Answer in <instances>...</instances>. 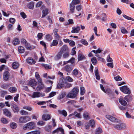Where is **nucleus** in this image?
<instances>
[{
  "instance_id": "f257e3e1",
  "label": "nucleus",
  "mask_w": 134,
  "mask_h": 134,
  "mask_svg": "<svg viewBox=\"0 0 134 134\" xmlns=\"http://www.w3.org/2000/svg\"><path fill=\"white\" fill-rule=\"evenodd\" d=\"M79 91V89L77 87H75L68 93L66 97L69 98H74L77 97Z\"/></svg>"
},
{
  "instance_id": "f03ea898",
  "label": "nucleus",
  "mask_w": 134,
  "mask_h": 134,
  "mask_svg": "<svg viewBox=\"0 0 134 134\" xmlns=\"http://www.w3.org/2000/svg\"><path fill=\"white\" fill-rule=\"evenodd\" d=\"M35 127V124L34 122H30L25 124L23 127L24 130H32L34 129Z\"/></svg>"
},
{
  "instance_id": "7ed1b4c3",
  "label": "nucleus",
  "mask_w": 134,
  "mask_h": 134,
  "mask_svg": "<svg viewBox=\"0 0 134 134\" xmlns=\"http://www.w3.org/2000/svg\"><path fill=\"white\" fill-rule=\"evenodd\" d=\"M120 89L121 91L124 93L129 94L131 93V90L126 86H124L120 87Z\"/></svg>"
},
{
  "instance_id": "20e7f679",
  "label": "nucleus",
  "mask_w": 134,
  "mask_h": 134,
  "mask_svg": "<svg viewBox=\"0 0 134 134\" xmlns=\"http://www.w3.org/2000/svg\"><path fill=\"white\" fill-rule=\"evenodd\" d=\"M114 127L117 130H121L125 129L126 127V126L124 123H119L114 126Z\"/></svg>"
},
{
  "instance_id": "39448f33",
  "label": "nucleus",
  "mask_w": 134,
  "mask_h": 134,
  "mask_svg": "<svg viewBox=\"0 0 134 134\" xmlns=\"http://www.w3.org/2000/svg\"><path fill=\"white\" fill-rule=\"evenodd\" d=\"M30 118L28 116H21L19 119V121L21 123H25L30 120Z\"/></svg>"
},
{
  "instance_id": "423d86ee",
  "label": "nucleus",
  "mask_w": 134,
  "mask_h": 134,
  "mask_svg": "<svg viewBox=\"0 0 134 134\" xmlns=\"http://www.w3.org/2000/svg\"><path fill=\"white\" fill-rule=\"evenodd\" d=\"M65 82V79L63 77L61 78L59 80V82H58L57 85V88H61L63 86L64 83Z\"/></svg>"
},
{
  "instance_id": "0eeeda50",
  "label": "nucleus",
  "mask_w": 134,
  "mask_h": 134,
  "mask_svg": "<svg viewBox=\"0 0 134 134\" xmlns=\"http://www.w3.org/2000/svg\"><path fill=\"white\" fill-rule=\"evenodd\" d=\"M45 94L44 93H42L39 92H34L32 95V97L33 98H38L40 97L44 96Z\"/></svg>"
},
{
  "instance_id": "6e6552de",
  "label": "nucleus",
  "mask_w": 134,
  "mask_h": 134,
  "mask_svg": "<svg viewBox=\"0 0 134 134\" xmlns=\"http://www.w3.org/2000/svg\"><path fill=\"white\" fill-rule=\"evenodd\" d=\"M55 133H59V134H65L64 129L62 127H60L54 130L52 132V134Z\"/></svg>"
},
{
  "instance_id": "1a4fd4ad",
  "label": "nucleus",
  "mask_w": 134,
  "mask_h": 134,
  "mask_svg": "<svg viewBox=\"0 0 134 134\" xmlns=\"http://www.w3.org/2000/svg\"><path fill=\"white\" fill-rule=\"evenodd\" d=\"M37 84V82L35 80L32 79L29 82L28 85L33 87V88L35 89V87L33 86H36Z\"/></svg>"
},
{
  "instance_id": "9d476101",
  "label": "nucleus",
  "mask_w": 134,
  "mask_h": 134,
  "mask_svg": "<svg viewBox=\"0 0 134 134\" xmlns=\"http://www.w3.org/2000/svg\"><path fill=\"white\" fill-rule=\"evenodd\" d=\"M106 117L108 120L113 122H117L118 120L117 119L114 117L109 115H107Z\"/></svg>"
},
{
  "instance_id": "9b49d317",
  "label": "nucleus",
  "mask_w": 134,
  "mask_h": 134,
  "mask_svg": "<svg viewBox=\"0 0 134 134\" xmlns=\"http://www.w3.org/2000/svg\"><path fill=\"white\" fill-rule=\"evenodd\" d=\"M26 61L30 64H34L35 63V60L32 58L30 57H28Z\"/></svg>"
},
{
  "instance_id": "f8f14e48",
  "label": "nucleus",
  "mask_w": 134,
  "mask_h": 134,
  "mask_svg": "<svg viewBox=\"0 0 134 134\" xmlns=\"http://www.w3.org/2000/svg\"><path fill=\"white\" fill-rule=\"evenodd\" d=\"M12 108L14 113H18L19 110L18 106L15 104H13L12 105Z\"/></svg>"
},
{
  "instance_id": "ddd939ff",
  "label": "nucleus",
  "mask_w": 134,
  "mask_h": 134,
  "mask_svg": "<svg viewBox=\"0 0 134 134\" xmlns=\"http://www.w3.org/2000/svg\"><path fill=\"white\" fill-rule=\"evenodd\" d=\"M62 53L69 51L68 48L66 45H63L61 48V49L60 51Z\"/></svg>"
},
{
  "instance_id": "4468645a",
  "label": "nucleus",
  "mask_w": 134,
  "mask_h": 134,
  "mask_svg": "<svg viewBox=\"0 0 134 134\" xmlns=\"http://www.w3.org/2000/svg\"><path fill=\"white\" fill-rule=\"evenodd\" d=\"M72 29V30L71 31L72 33H78L80 30V26H77L76 27H73Z\"/></svg>"
},
{
  "instance_id": "2eb2a0df",
  "label": "nucleus",
  "mask_w": 134,
  "mask_h": 134,
  "mask_svg": "<svg viewBox=\"0 0 134 134\" xmlns=\"http://www.w3.org/2000/svg\"><path fill=\"white\" fill-rule=\"evenodd\" d=\"M10 76V74L8 71H5L3 74V78L4 80L7 81L8 80Z\"/></svg>"
},
{
  "instance_id": "dca6fc26",
  "label": "nucleus",
  "mask_w": 134,
  "mask_h": 134,
  "mask_svg": "<svg viewBox=\"0 0 134 134\" xmlns=\"http://www.w3.org/2000/svg\"><path fill=\"white\" fill-rule=\"evenodd\" d=\"M51 118L49 115L48 114H44L42 116V119L43 120L47 121L49 120Z\"/></svg>"
},
{
  "instance_id": "f3484780",
  "label": "nucleus",
  "mask_w": 134,
  "mask_h": 134,
  "mask_svg": "<svg viewBox=\"0 0 134 134\" xmlns=\"http://www.w3.org/2000/svg\"><path fill=\"white\" fill-rule=\"evenodd\" d=\"M124 99L123 98H120L119 99V103L122 105L125 106L127 105V103Z\"/></svg>"
},
{
  "instance_id": "a211bd4d",
  "label": "nucleus",
  "mask_w": 134,
  "mask_h": 134,
  "mask_svg": "<svg viewBox=\"0 0 134 134\" xmlns=\"http://www.w3.org/2000/svg\"><path fill=\"white\" fill-rule=\"evenodd\" d=\"M64 70L66 71L70 72L72 69V68L70 67V66L68 65H66L64 67Z\"/></svg>"
},
{
  "instance_id": "6ab92c4d",
  "label": "nucleus",
  "mask_w": 134,
  "mask_h": 134,
  "mask_svg": "<svg viewBox=\"0 0 134 134\" xmlns=\"http://www.w3.org/2000/svg\"><path fill=\"white\" fill-rule=\"evenodd\" d=\"M3 112L6 116L9 117L11 116V114L9 110L7 109H4L3 110Z\"/></svg>"
},
{
  "instance_id": "aec40b11",
  "label": "nucleus",
  "mask_w": 134,
  "mask_h": 134,
  "mask_svg": "<svg viewBox=\"0 0 134 134\" xmlns=\"http://www.w3.org/2000/svg\"><path fill=\"white\" fill-rule=\"evenodd\" d=\"M19 66V63L17 62H14L12 64V66L14 69L18 68Z\"/></svg>"
},
{
  "instance_id": "412c9836",
  "label": "nucleus",
  "mask_w": 134,
  "mask_h": 134,
  "mask_svg": "<svg viewBox=\"0 0 134 134\" xmlns=\"http://www.w3.org/2000/svg\"><path fill=\"white\" fill-rule=\"evenodd\" d=\"M44 87V85L43 83H40L36 88V90L37 91H40Z\"/></svg>"
},
{
  "instance_id": "4be33fe9",
  "label": "nucleus",
  "mask_w": 134,
  "mask_h": 134,
  "mask_svg": "<svg viewBox=\"0 0 134 134\" xmlns=\"http://www.w3.org/2000/svg\"><path fill=\"white\" fill-rule=\"evenodd\" d=\"M42 18H44L48 13V10L46 8L43 10L42 11Z\"/></svg>"
},
{
  "instance_id": "5701e85b",
  "label": "nucleus",
  "mask_w": 134,
  "mask_h": 134,
  "mask_svg": "<svg viewBox=\"0 0 134 134\" xmlns=\"http://www.w3.org/2000/svg\"><path fill=\"white\" fill-rule=\"evenodd\" d=\"M75 5L70 3L69 5V9L70 12L72 13H74L75 9Z\"/></svg>"
},
{
  "instance_id": "b1692460",
  "label": "nucleus",
  "mask_w": 134,
  "mask_h": 134,
  "mask_svg": "<svg viewBox=\"0 0 134 134\" xmlns=\"http://www.w3.org/2000/svg\"><path fill=\"white\" fill-rule=\"evenodd\" d=\"M83 115L85 120H87L90 119V118L88 116V113L86 112H84Z\"/></svg>"
},
{
  "instance_id": "393cba45",
  "label": "nucleus",
  "mask_w": 134,
  "mask_h": 134,
  "mask_svg": "<svg viewBox=\"0 0 134 134\" xmlns=\"http://www.w3.org/2000/svg\"><path fill=\"white\" fill-rule=\"evenodd\" d=\"M132 98L130 95H127L124 97V99L127 102H129L132 100Z\"/></svg>"
},
{
  "instance_id": "a878e982",
  "label": "nucleus",
  "mask_w": 134,
  "mask_h": 134,
  "mask_svg": "<svg viewBox=\"0 0 134 134\" xmlns=\"http://www.w3.org/2000/svg\"><path fill=\"white\" fill-rule=\"evenodd\" d=\"M34 2H31L27 4V6L29 8L31 9H33L34 6Z\"/></svg>"
},
{
  "instance_id": "bb28decb",
  "label": "nucleus",
  "mask_w": 134,
  "mask_h": 134,
  "mask_svg": "<svg viewBox=\"0 0 134 134\" xmlns=\"http://www.w3.org/2000/svg\"><path fill=\"white\" fill-rule=\"evenodd\" d=\"M78 58V61H79L85 59V57L83 54L79 53Z\"/></svg>"
},
{
  "instance_id": "cd10ccee",
  "label": "nucleus",
  "mask_w": 134,
  "mask_h": 134,
  "mask_svg": "<svg viewBox=\"0 0 134 134\" xmlns=\"http://www.w3.org/2000/svg\"><path fill=\"white\" fill-rule=\"evenodd\" d=\"M18 51L20 53H23L25 52L24 47L21 46H19L18 48Z\"/></svg>"
},
{
  "instance_id": "c85d7f7f",
  "label": "nucleus",
  "mask_w": 134,
  "mask_h": 134,
  "mask_svg": "<svg viewBox=\"0 0 134 134\" xmlns=\"http://www.w3.org/2000/svg\"><path fill=\"white\" fill-rule=\"evenodd\" d=\"M79 71L77 69H74L72 72V74L73 76H76L78 74Z\"/></svg>"
},
{
  "instance_id": "c756f323",
  "label": "nucleus",
  "mask_w": 134,
  "mask_h": 134,
  "mask_svg": "<svg viewBox=\"0 0 134 134\" xmlns=\"http://www.w3.org/2000/svg\"><path fill=\"white\" fill-rule=\"evenodd\" d=\"M58 112L60 114L63 115L65 117H66L67 115V113L66 111L64 110H58Z\"/></svg>"
},
{
  "instance_id": "7c9ffc66",
  "label": "nucleus",
  "mask_w": 134,
  "mask_h": 134,
  "mask_svg": "<svg viewBox=\"0 0 134 134\" xmlns=\"http://www.w3.org/2000/svg\"><path fill=\"white\" fill-rule=\"evenodd\" d=\"M104 92L108 94L110 96L113 95V93L111 90L109 88H107L105 90Z\"/></svg>"
},
{
  "instance_id": "2f4dec72",
  "label": "nucleus",
  "mask_w": 134,
  "mask_h": 134,
  "mask_svg": "<svg viewBox=\"0 0 134 134\" xmlns=\"http://www.w3.org/2000/svg\"><path fill=\"white\" fill-rule=\"evenodd\" d=\"M95 74L96 76V79L97 80H99L100 79V77L98 73V69H97L95 70Z\"/></svg>"
},
{
  "instance_id": "473e14b6",
  "label": "nucleus",
  "mask_w": 134,
  "mask_h": 134,
  "mask_svg": "<svg viewBox=\"0 0 134 134\" xmlns=\"http://www.w3.org/2000/svg\"><path fill=\"white\" fill-rule=\"evenodd\" d=\"M89 123H90V125L92 128L94 127H95V122L94 120H90L89 121Z\"/></svg>"
},
{
  "instance_id": "72a5a7b5",
  "label": "nucleus",
  "mask_w": 134,
  "mask_h": 134,
  "mask_svg": "<svg viewBox=\"0 0 134 134\" xmlns=\"http://www.w3.org/2000/svg\"><path fill=\"white\" fill-rule=\"evenodd\" d=\"M45 38L46 40L48 41H50L52 39V36L49 34H48L46 35L45 36Z\"/></svg>"
},
{
  "instance_id": "f704fd0d",
  "label": "nucleus",
  "mask_w": 134,
  "mask_h": 134,
  "mask_svg": "<svg viewBox=\"0 0 134 134\" xmlns=\"http://www.w3.org/2000/svg\"><path fill=\"white\" fill-rule=\"evenodd\" d=\"M52 128V126L50 125H48L45 127V130L49 132L51 131Z\"/></svg>"
},
{
  "instance_id": "c9c22d12",
  "label": "nucleus",
  "mask_w": 134,
  "mask_h": 134,
  "mask_svg": "<svg viewBox=\"0 0 134 134\" xmlns=\"http://www.w3.org/2000/svg\"><path fill=\"white\" fill-rule=\"evenodd\" d=\"M9 91L11 93H14L16 91V89L14 87H11L9 88Z\"/></svg>"
},
{
  "instance_id": "e433bc0d",
  "label": "nucleus",
  "mask_w": 134,
  "mask_h": 134,
  "mask_svg": "<svg viewBox=\"0 0 134 134\" xmlns=\"http://www.w3.org/2000/svg\"><path fill=\"white\" fill-rule=\"evenodd\" d=\"M80 89V94L81 95H84L85 92V90L84 87H81Z\"/></svg>"
},
{
  "instance_id": "4c0bfd02",
  "label": "nucleus",
  "mask_w": 134,
  "mask_h": 134,
  "mask_svg": "<svg viewBox=\"0 0 134 134\" xmlns=\"http://www.w3.org/2000/svg\"><path fill=\"white\" fill-rule=\"evenodd\" d=\"M91 62L94 65H96L97 63V60L95 57H93L91 59Z\"/></svg>"
},
{
  "instance_id": "58836bf2",
  "label": "nucleus",
  "mask_w": 134,
  "mask_h": 134,
  "mask_svg": "<svg viewBox=\"0 0 134 134\" xmlns=\"http://www.w3.org/2000/svg\"><path fill=\"white\" fill-rule=\"evenodd\" d=\"M58 42L57 40H54L51 43L50 46L51 47L53 46H56L58 44Z\"/></svg>"
},
{
  "instance_id": "ea45409f",
  "label": "nucleus",
  "mask_w": 134,
  "mask_h": 134,
  "mask_svg": "<svg viewBox=\"0 0 134 134\" xmlns=\"http://www.w3.org/2000/svg\"><path fill=\"white\" fill-rule=\"evenodd\" d=\"M10 126L12 128L14 129L16 128L17 125L16 123L13 122L10 124Z\"/></svg>"
},
{
  "instance_id": "a19ab883",
  "label": "nucleus",
  "mask_w": 134,
  "mask_h": 134,
  "mask_svg": "<svg viewBox=\"0 0 134 134\" xmlns=\"http://www.w3.org/2000/svg\"><path fill=\"white\" fill-rule=\"evenodd\" d=\"M80 1L79 0H72L71 4L75 5L80 3Z\"/></svg>"
},
{
  "instance_id": "79ce46f5",
  "label": "nucleus",
  "mask_w": 134,
  "mask_h": 134,
  "mask_svg": "<svg viewBox=\"0 0 134 134\" xmlns=\"http://www.w3.org/2000/svg\"><path fill=\"white\" fill-rule=\"evenodd\" d=\"M40 132L39 131H35L27 133L26 134H40Z\"/></svg>"
},
{
  "instance_id": "37998d69",
  "label": "nucleus",
  "mask_w": 134,
  "mask_h": 134,
  "mask_svg": "<svg viewBox=\"0 0 134 134\" xmlns=\"http://www.w3.org/2000/svg\"><path fill=\"white\" fill-rule=\"evenodd\" d=\"M1 96L2 97H3L7 93V92L5 91H1L0 92Z\"/></svg>"
},
{
  "instance_id": "c03bdc74",
  "label": "nucleus",
  "mask_w": 134,
  "mask_h": 134,
  "mask_svg": "<svg viewBox=\"0 0 134 134\" xmlns=\"http://www.w3.org/2000/svg\"><path fill=\"white\" fill-rule=\"evenodd\" d=\"M62 54L63 53L60 51V52L58 53V54L56 56V59L57 60L60 59Z\"/></svg>"
},
{
  "instance_id": "a18cd8bd",
  "label": "nucleus",
  "mask_w": 134,
  "mask_h": 134,
  "mask_svg": "<svg viewBox=\"0 0 134 134\" xmlns=\"http://www.w3.org/2000/svg\"><path fill=\"white\" fill-rule=\"evenodd\" d=\"M102 129L100 127H99L96 130V134H100L102 132Z\"/></svg>"
},
{
  "instance_id": "49530a36",
  "label": "nucleus",
  "mask_w": 134,
  "mask_h": 134,
  "mask_svg": "<svg viewBox=\"0 0 134 134\" xmlns=\"http://www.w3.org/2000/svg\"><path fill=\"white\" fill-rule=\"evenodd\" d=\"M123 16L124 18L125 19L128 20H132L133 21H134V19L133 18L129 17L128 16L125 15H123Z\"/></svg>"
},
{
  "instance_id": "de8ad7c7",
  "label": "nucleus",
  "mask_w": 134,
  "mask_h": 134,
  "mask_svg": "<svg viewBox=\"0 0 134 134\" xmlns=\"http://www.w3.org/2000/svg\"><path fill=\"white\" fill-rule=\"evenodd\" d=\"M42 66H43L46 69H50L51 68V66L49 65L43 64H42Z\"/></svg>"
},
{
  "instance_id": "09e8293b",
  "label": "nucleus",
  "mask_w": 134,
  "mask_h": 134,
  "mask_svg": "<svg viewBox=\"0 0 134 134\" xmlns=\"http://www.w3.org/2000/svg\"><path fill=\"white\" fill-rule=\"evenodd\" d=\"M1 122L3 124H7L8 123L7 120L5 118H1Z\"/></svg>"
},
{
  "instance_id": "8fccbe9b",
  "label": "nucleus",
  "mask_w": 134,
  "mask_h": 134,
  "mask_svg": "<svg viewBox=\"0 0 134 134\" xmlns=\"http://www.w3.org/2000/svg\"><path fill=\"white\" fill-rule=\"evenodd\" d=\"M18 41L19 40L18 38H15V39L13 40V43L14 45H15L19 44Z\"/></svg>"
},
{
  "instance_id": "3c124183",
  "label": "nucleus",
  "mask_w": 134,
  "mask_h": 134,
  "mask_svg": "<svg viewBox=\"0 0 134 134\" xmlns=\"http://www.w3.org/2000/svg\"><path fill=\"white\" fill-rule=\"evenodd\" d=\"M121 32L123 34H125L128 33V32L124 27H121Z\"/></svg>"
},
{
  "instance_id": "603ef678",
  "label": "nucleus",
  "mask_w": 134,
  "mask_h": 134,
  "mask_svg": "<svg viewBox=\"0 0 134 134\" xmlns=\"http://www.w3.org/2000/svg\"><path fill=\"white\" fill-rule=\"evenodd\" d=\"M20 113L21 115H27L28 114V113L25 111L21 110L20 111Z\"/></svg>"
},
{
  "instance_id": "864d4df0",
  "label": "nucleus",
  "mask_w": 134,
  "mask_h": 134,
  "mask_svg": "<svg viewBox=\"0 0 134 134\" xmlns=\"http://www.w3.org/2000/svg\"><path fill=\"white\" fill-rule=\"evenodd\" d=\"M69 56V51L64 53V54L63 55V57L64 58L68 57Z\"/></svg>"
},
{
  "instance_id": "5fc2aeb1",
  "label": "nucleus",
  "mask_w": 134,
  "mask_h": 134,
  "mask_svg": "<svg viewBox=\"0 0 134 134\" xmlns=\"http://www.w3.org/2000/svg\"><path fill=\"white\" fill-rule=\"evenodd\" d=\"M56 94V92H52L51 93L49 94V95L48 97H52L55 95Z\"/></svg>"
},
{
  "instance_id": "6e6d98bb",
  "label": "nucleus",
  "mask_w": 134,
  "mask_h": 134,
  "mask_svg": "<svg viewBox=\"0 0 134 134\" xmlns=\"http://www.w3.org/2000/svg\"><path fill=\"white\" fill-rule=\"evenodd\" d=\"M115 80L116 81H120L122 80V78L119 75L114 77Z\"/></svg>"
},
{
  "instance_id": "4d7b16f0",
  "label": "nucleus",
  "mask_w": 134,
  "mask_h": 134,
  "mask_svg": "<svg viewBox=\"0 0 134 134\" xmlns=\"http://www.w3.org/2000/svg\"><path fill=\"white\" fill-rule=\"evenodd\" d=\"M76 8L77 10L78 11H80L82 9L81 5H80L76 6Z\"/></svg>"
},
{
  "instance_id": "13d9d810",
  "label": "nucleus",
  "mask_w": 134,
  "mask_h": 134,
  "mask_svg": "<svg viewBox=\"0 0 134 134\" xmlns=\"http://www.w3.org/2000/svg\"><path fill=\"white\" fill-rule=\"evenodd\" d=\"M68 61L69 63H70L71 64H72L74 63L75 59L74 58L72 57Z\"/></svg>"
},
{
  "instance_id": "bf43d9fd",
  "label": "nucleus",
  "mask_w": 134,
  "mask_h": 134,
  "mask_svg": "<svg viewBox=\"0 0 134 134\" xmlns=\"http://www.w3.org/2000/svg\"><path fill=\"white\" fill-rule=\"evenodd\" d=\"M20 14L21 17L25 19L27 17V16L23 12H21L20 13Z\"/></svg>"
},
{
  "instance_id": "052dcab7",
  "label": "nucleus",
  "mask_w": 134,
  "mask_h": 134,
  "mask_svg": "<svg viewBox=\"0 0 134 134\" xmlns=\"http://www.w3.org/2000/svg\"><path fill=\"white\" fill-rule=\"evenodd\" d=\"M45 124V122L43 121H38L37 123L38 125L42 126L44 125Z\"/></svg>"
},
{
  "instance_id": "680f3d73",
  "label": "nucleus",
  "mask_w": 134,
  "mask_h": 134,
  "mask_svg": "<svg viewBox=\"0 0 134 134\" xmlns=\"http://www.w3.org/2000/svg\"><path fill=\"white\" fill-rule=\"evenodd\" d=\"M24 109H27L29 111H31L32 110V108L31 107L29 106H24L23 107Z\"/></svg>"
},
{
  "instance_id": "e2e57ef3",
  "label": "nucleus",
  "mask_w": 134,
  "mask_h": 134,
  "mask_svg": "<svg viewBox=\"0 0 134 134\" xmlns=\"http://www.w3.org/2000/svg\"><path fill=\"white\" fill-rule=\"evenodd\" d=\"M81 42L82 44L85 45H87L88 44L87 42L84 39L82 40L81 41Z\"/></svg>"
},
{
  "instance_id": "0e129e2a",
  "label": "nucleus",
  "mask_w": 134,
  "mask_h": 134,
  "mask_svg": "<svg viewBox=\"0 0 134 134\" xmlns=\"http://www.w3.org/2000/svg\"><path fill=\"white\" fill-rule=\"evenodd\" d=\"M15 21V19L13 18H10L9 20V22L13 24H14Z\"/></svg>"
},
{
  "instance_id": "69168bd1",
  "label": "nucleus",
  "mask_w": 134,
  "mask_h": 134,
  "mask_svg": "<svg viewBox=\"0 0 134 134\" xmlns=\"http://www.w3.org/2000/svg\"><path fill=\"white\" fill-rule=\"evenodd\" d=\"M66 80L68 82H71L73 81V79L70 76H68L66 77Z\"/></svg>"
},
{
  "instance_id": "338daca9",
  "label": "nucleus",
  "mask_w": 134,
  "mask_h": 134,
  "mask_svg": "<svg viewBox=\"0 0 134 134\" xmlns=\"http://www.w3.org/2000/svg\"><path fill=\"white\" fill-rule=\"evenodd\" d=\"M75 42L73 41L70 40L69 43V45L72 47L74 46L75 45Z\"/></svg>"
},
{
  "instance_id": "774afa93",
  "label": "nucleus",
  "mask_w": 134,
  "mask_h": 134,
  "mask_svg": "<svg viewBox=\"0 0 134 134\" xmlns=\"http://www.w3.org/2000/svg\"><path fill=\"white\" fill-rule=\"evenodd\" d=\"M42 1H40L38 2L36 5L37 7H40L42 4Z\"/></svg>"
}]
</instances>
